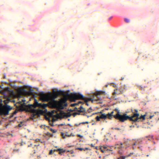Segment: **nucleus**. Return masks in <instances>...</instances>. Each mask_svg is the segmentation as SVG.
Here are the masks:
<instances>
[{
  "mask_svg": "<svg viewBox=\"0 0 159 159\" xmlns=\"http://www.w3.org/2000/svg\"><path fill=\"white\" fill-rule=\"evenodd\" d=\"M136 145V143H134L133 145Z\"/></svg>",
  "mask_w": 159,
  "mask_h": 159,
  "instance_id": "6e6d98bb",
  "label": "nucleus"
},
{
  "mask_svg": "<svg viewBox=\"0 0 159 159\" xmlns=\"http://www.w3.org/2000/svg\"><path fill=\"white\" fill-rule=\"evenodd\" d=\"M67 125L68 126H70L71 127H72L71 125L70 124H68Z\"/></svg>",
  "mask_w": 159,
  "mask_h": 159,
  "instance_id": "a18cd8bd",
  "label": "nucleus"
},
{
  "mask_svg": "<svg viewBox=\"0 0 159 159\" xmlns=\"http://www.w3.org/2000/svg\"><path fill=\"white\" fill-rule=\"evenodd\" d=\"M64 116L66 118H68L70 117L71 116V114L70 112L64 113Z\"/></svg>",
  "mask_w": 159,
  "mask_h": 159,
  "instance_id": "ddd939ff",
  "label": "nucleus"
},
{
  "mask_svg": "<svg viewBox=\"0 0 159 159\" xmlns=\"http://www.w3.org/2000/svg\"><path fill=\"white\" fill-rule=\"evenodd\" d=\"M8 101H10L9 99H8Z\"/></svg>",
  "mask_w": 159,
  "mask_h": 159,
  "instance_id": "bf43d9fd",
  "label": "nucleus"
},
{
  "mask_svg": "<svg viewBox=\"0 0 159 159\" xmlns=\"http://www.w3.org/2000/svg\"><path fill=\"white\" fill-rule=\"evenodd\" d=\"M18 126H19V127H21V126H20V124H19V125Z\"/></svg>",
  "mask_w": 159,
  "mask_h": 159,
  "instance_id": "603ef678",
  "label": "nucleus"
},
{
  "mask_svg": "<svg viewBox=\"0 0 159 159\" xmlns=\"http://www.w3.org/2000/svg\"><path fill=\"white\" fill-rule=\"evenodd\" d=\"M50 130L53 133H56L57 132V131L55 130H53V129H51Z\"/></svg>",
  "mask_w": 159,
  "mask_h": 159,
  "instance_id": "473e14b6",
  "label": "nucleus"
},
{
  "mask_svg": "<svg viewBox=\"0 0 159 159\" xmlns=\"http://www.w3.org/2000/svg\"><path fill=\"white\" fill-rule=\"evenodd\" d=\"M125 156H121L119 157L118 159H125Z\"/></svg>",
  "mask_w": 159,
  "mask_h": 159,
  "instance_id": "393cba45",
  "label": "nucleus"
},
{
  "mask_svg": "<svg viewBox=\"0 0 159 159\" xmlns=\"http://www.w3.org/2000/svg\"><path fill=\"white\" fill-rule=\"evenodd\" d=\"M125 21L126 23H128L129 22V20L127 18H125Z\"/></svg>",
  "mask_w": 159,
  "mask_h": 159,
  "instance_id": "c85d7f7f",
  "label": "nucleus"
},
{
  "mask_svg": "<svg viewBox=\"0 0 159 159\" xmlns=\"http://www.w3.org/2000/svg\"><path fill=\"white\" fill-rule=\"evenodd\" d=\"M17 112V111L16 110L12 114H13V115H15Z\"/></svg>",
  "mask_w": 159,
  "mask_h": 159,
  "instance_id": "c9c22d12",
  "label": "nucleus"
},
{
  "mask_svg": "<svg viewBox=\"0 0 159 159\" xmlns=\"http://www.w3.org/2000/svg\"><path fill=\"white\" fill-rule=\"evenodd\" d=\"M75 110H72L70 109V112H73V111H76V110L77 109V108H75Z\"/></svg>",
  "mask_w": 159,
  "mask_h": 159,
  "instance_id": "f704fd0d",
  "label": "nucleus"
},
{
  "mask_svg": "<svg viewBox=\"0 0 159 159\" xmlns=\"http://www.w3.org/2000/svg\"><path fill=\"white\" fill-rule=\"evenodd\" d=\"M22 106H21V107H20V110H21L22 111H24L25 110H23V109L22 110V109H21V108H22Z\"/></svg>",
  "mask_w": 159,
  "mask_h": 159,
  "instance_id": "de8ad7c7",
  "label": "nucleus"
},
{
  "mask_svg": "<svg viewBox=\"0 0 159 159\" xmlns=\"http://www.w3.org/2000/svg\"><path fill=\"white\" fill-rule=\"evenodd\" d=\"M29 105L26 106L27 110L26 111L30 113H36L37 116H39V115H43L45 113V111H43L41 110H37L34 108H29Z\"/></svg>",
  "mask_w": 159,
  "mask_h": 159,
  "instance_id": "39448f33",
  "label": "nucleus"
},
{
  "mask_svg": "<svg viewBox=\"0 0 159 159\" xmlns=\"http://www.w3.org/2000/svg\"><path fill=\"white\" fill-rule=\"evenodd\" d=\"M59 152L58 154L59 155H61L62 154L64 153L65 152L66 150H65L64 149H63L59 148L57 150H54L53 152Z\"/></svg>",
  "mask_w": 159,
  "mask_h": 159,
  "instance_id": "9d476101",
  "label": "nucleus"
},
{
  "mask_svg": "<svg viewBox=\"0 0 159 159\" xmlns=\"http://www.w3.org/2000/svg\"><path fill=\"white\" fill-rule=\"evenodd\" d=\"M116 110H117L119 111L120 112L119 110H118L117 109H115L114 111L111 112L110 113L112 115V116H113V117L116 119L115 117L114 116H116L117 113V111H116Z\"/></svg>",
  "mask_w": 159,
  "mask_h": 159,
  "instance_id": "9b49d317",
  "label": "nucleus"
},
{
  "mask_svg": "<svg viewBox=\"0 0 159 159\" xmlns=\"http://www.w3.org/2000/svg\"><path fill=\"white\" fill-rule=\"evenodd\" d=\"M80 110H78V111L79 112L84 113V112L85 111V109L82 106H81L80 107Z\"/></svg>",
  "mask_w": 159,
  "mask_h": 159,
  "instance_id": "f8f14e48",
  "label": "nucleus"
},
{
  "mask_svg": "<svg viewBox=\"0 0 159 159\" xmlns=\"http://www.w3.org/2000/svg\"><path fill=\"white\" fill-rule=\"evenodd\" d=\"M89 122H87V121H86V122H82V123H80V125L81 124H89Z\"/></svg>",
  "mask_w": 159,
  "mask_h": 159,
  "instance_id": "cd10ccee",
  "label": "nucleus"
},
{
  "mask_svg": "<svg viewBox=\"0 0 159 159\" xmlns=\"http://www.w3.org/2000/svg\"><path fill=\"white\" fill-rule=\"evenodd\" d=\"M63 124H61V126H63Z\"/></svg>",
  "mask_w": 159,
  "mask_h": 159,
  "instance_id": "5fc2aeb1",
  "label": "nucleus"
},
{
  "mask_svg": "<svg viewBox=\"0 0 159 159\" xmlns=\"http://www.w3.org/2000/svg\"><path fill=\"white\" fill-rule=\"evenodd\" d=\"M100 113H102V112H100Z\"/></svg>",
  "mask_w": 159,
  "mask_h": 159,
  "instance_id": "e2e57ef3",
  "label": "nucleus"
},
{
  "mask_svg": "<svg viewBox=\"0 0 159 159\" xmlns=\"http://www.w3.org/2000/svg\"><path fill=\"white\" fill-rule=\"evenodd\" d=\"M40 127H41V128H42V126H41Z\"/></svg>",
  "mask_w": 159,
  "mask_h": 159,
  "instance_id": "0e129e2a",
  "label": "nucleus"
},
{
  "mask_svg": "<svg viewBox=\"0 0 159 159\" xmlns=\"http://www.w3.org/2000/svg\"><path fill=\"white\" fill-rule=\"evenodd\" d=\"M14 115H13V114H12L10 116V118H11V117H12L13 116H14Z\"/></svg>",
  "mask_w": 159,
  "mask_h": 159,
  "instance_id": "79ce46f5",
  "label": "nucleus"
},
{
  "mask_svg": "<svg viewBox=\"0 0 159 159\" xmlns=\"http://www.w3.org/2000/svg\"><path fill=\"white\" fill-rule=\"evenodd\" d=\"M47 135L48 136L51 137H52L53 136V135L52 134H51L49 132H48L47 133Z\"/></svg>",
  "mask_w": 159,
  "mask_h": 159,
  "instance_id": "aec40b11",
  "label": "nucleus"
},
{
  "mask_svg": "<svg viewBox=\"0 0 159 159\" xmlns=\"http://www.w3.org/2000/svg\"><path fill=\"white\" fill-rule=\"evenodd\" d=\"M101 93V92H98L96 93H95L93 95V99H92V100H91L92 103H93L94 101H95L96 102H100V98H98V99H95V97H96L97 98H98V96L99 95H100V94Z\"/></svg>",
  "mask_w": 159,
  "mask_h": 159,
  "instance_id": "6e6552de",
  "label": "nucleus"
},
{
  "mask_svg": "<svg viewBox=\"0 0 159 159\" xmlns=\"http://www.w3.org/2000/svg\"><path fill=\"white\" fill-rule=\"evenodd\" d=\"M73 151L72 152H71V153L72 154L73 153Z\"/></svg>",
  "mask_w": 159,
  "mask_h": 159,
  "instance_id": "4d7b16f0",
  "label": "nucleus"
},
{
  "mask_svg": "<svg viewBox=\"0 0 159 159\" xmlns=\"http://www.w3.org/2000/svg\"><path fill=\"white\" fill-rule=\"evenodd\" d=\"M2 102V100H1V102Z\"/></svg>",
  "mask_w": 159,
  "mask_h": 159,
  "instance_id": "338daca9",
  "label": "nucleus"
},
{
  "mask_svg": "<svg viewBox=\"0 0 159 159\" xmlns=\"http://www.w3.org/2000/svg\"><path fill=\"white\" fill-rule=\"evenodd\" d=\"M83 115L84 116H85V115H86V114H83Z\"/></svg>",
  "mask_w": 159,
  "mask_h": 159,
  "instance_id": "864d4df0",
  "label": "nucleus"
},
{
  "mask_svg": "<svg viewBox=\"0 0 159 159\" xmlns=\"http://www.w3.org/2000/svg\"><path fill=\"white\" fill-rule=\"evenodd\" d=\"M101 119H106L107 118V116L104 114H102L100 116Z\"/></svg>",
  "mask_w": 159,
  "mask_h": 159,
  "instance_id": "2eb2a0df",
  "label": "nucleus"
},
{
  "mask_svg": "<svg viewBox=\"0 0 159 159\" xmlns=\"http://www.w3.org/2000/svg\"><path fill=\"white\" fill-rule=\"evenodd\" d=\"M123 79H124V78H121V80H123Z\"/></svg>",
  "mask_w": 159,
  "mask_h": 159,
  "instance_id": "09e8293b",
  "label": "nucleus"
},
{
  "mask_svg": "<svg viewBox=\"0 0 159 159\" xmlns=\"http://www.w3.org/2000/svg\"><path fill=\"white\" fill-rule=\"evenodd\" d=\"M87 117L89 118V116H87Z\"/></svg>",
  "mask_w": 159,
  "mask_h": 159,
  "instance_id": "774afa93",
  "label": "nucleus"
},
{
  "mask_svg": "<svg viewBox=\"0 0 159 159\" xmlns=\"http://www.w3.org/2000/svg\"><path fill=\"white\" fill-rule=\"evenodd\" d=\"M146 156H147V157H148V156H149V155H147Z\"/></svg>",
  "mask_w": 159,
  "mask_h": 159,
  "instance_id": "13d9d810",
  "label": "nucleus"
},
{
  "mask_svg": "<svg viewBox=\"0 0 159 159\" xmlns=\"http://www.w3.org/2000/svg\"><path fill=\"white\" fill-rule=\"evenodd\" d=\"M61 136L62 137L63 139H65V138H66V137L65 136H64V134L63 133H61Z\"/></svg>",
  "mask_w": 159,
  "mask_h": 159,
  "instance_id": "7c9ffc66",
  "label": "nucleus"
},
{
  "mask_svg": "<svg viewBox=\"0 0 159 159\" xmlns=\"http://www.w3.org/2000/svg\"><path fill=\"white\" fill-rule=\"evenodd\" d=\"M67 134V133H66V134L65 135V136L66 137H66H70L71 136H74V135H72V133H71L70 135Z\"/></svg>",
  "mask_w": 159,
  "mask_h": 159,
  "instance_id": "412c9836",
  "label": "nucleus"
},
{
  "mask_svg": "<svg viewBox=\"0 0 159 159\" xmlns=\"http://www.w3.org/2000/svg\"><path fill=\"white\" fill-rule=\"evenodd\" d=\"M33 114L31 115V116L33 117L34 118L36 116H37V115L36 113H32Z\"/></svg>",
  "mask_w": 159,
  "mask_h": 159,
  "instance_id": "4be33fe9",
  "label": "nucleus"
},
{
  "mask_svg": "<svg viewBox=\"0 0 159 159\" xmlns=\"http://www.w3.org/2000/svg\"><path fill=\"white\" fill-rule=\"evenodd\" d=\"M53 151H54V150L52 151V150H51L49 153V155L52 154L53 153H54L55 152H53Z\"/></svg>",
  "mask_w": 159,
  "mask_h": 159,
  "instance_id": "b1692460",
  "label": "nucleus"
},
{
  "mask_svg": "<svg viewBox=\"0 0 159 159\" xmlns=\"http://www.w3.org/2000/svg\"><path fill=\"white\" fill-rule=\"evenodd\" d=\"M5 104L3 105L2 103L0 104V115L7 116L9 114V111L11 110L13 108L11 106L7 104L8 102H7L4 101Z\"/></svg>",
  "mask_w": 159,
  "mask_h": 159,
  "instance_id": "7ed1b4c3",
  "label": "nucleus"
},
{
  "mask_svg": "<svg viewBox=\"0 0 159 159\" xmlns=\"http://www.w3.org/2000/svg\"><path fill=\"white\" fill-rule=\"evenodd\" d=\"M134 111H135V112H136L135 113H138V111L137 110L135 109L134 110Z\"/></svg>",
  "mask_w": 159,
  "mask_h": 159,
  "instance_id": "ea45409f",
  "label": "nucleus"
},
{
  "mask_svg": "<svg viewBox=\"0 0 159 159\" xmlns=\"http://www.w3.org/2000/svg\"><path fill=\"white\" fill-rule=\"evenodd\" d=\"M80 124L79 123V124H75V127H77L78 126H79L80 125Z\"/></svg>",
  "mask_w": 159,
  "mask_h": 159,
  "instance_id": "e433bc0d",
  "label": "nucleus"
},
{
  "mask_svg": "<svg viewBox=\"0 0 159 159\" xmlns=\"http://www.w3.org/2000/svg\"><path fill=\"white\" fill-rule=\"evenodd\" d=\"M125 90L124 87H121L119 89H116L114 90V91L113 93V95H115L116 94L119 95L120 94L123 93L124 91Z\"/></svg>",
  "mask_w": 159,
  "mask_h": 159,
  "instance_id": "0eeeda50",
  "label": "nucleus"
},
{
  "mask_svg": "<svg viewBox=\"0 0 159 159\" xmlns=\"http://www.w3.org/2000/svg\"><path fill=\"white\" fill-rule=\"evenodd\" d=\"M61 136L62 137L63 139H65V138H66V137L65 136H64V134L63 133H61Z\"/></svg>",
  "mask_w": 159,
  "mask_h": 159,
  "instance_id": "2f4dec72",
  "label": "nucleus"
},
{
  "mask_svg": "<svg viewBox=\"0 0 159 159\" xmlns=\"http://www.w3.org/2000/svg\"><path fill=\"white\" fill-rule=\"evenodd\" d=\"M153 116H154V115L150 116L149 117L148 116H147V117H148V119H151Z\"/></svg>",
  "mask_w": 159,
  "mask_h": 159,
  "instance_id": "72a5a7b5",
  "label": "nucleus"
},
{
  "mask_svg": "<svg viewBox=\"0 0 159 159\" xmlns=\"http://www.w3.org/2000/svg\"><path fill=\"white\" fill-rule=\"evenodd\" d=\"M77 136L80 138H83V137L80 134L77 135Z\"/></svg>",
  "mask_w": 159,
  "mask_h": 159,
  "instance_id": "4c0bfd02",
  "label": "nucleus"
},
{
  "mask_svg": "<svg viewBox=\"0 0 159 159\" xmlns=\"http://www.w3.org/2000/svg\"><path fill=\"white\" fill-rule=\"evenodd\" d=\"M113 147H114L113 146H111V148H113Z\"/></svg>",
  "mask_w": 159,
  "mask_h": 159,
  "instance_id": "3c124183",
  "label": "nucleus"
},
{
  "mask_svg": "<svg viewBox=\"0 0 159 159\" xmlns=\"http://www.w3.org/2000/svg\"><path fill=\"white\" fill-rule=\"evenodd\" d=\"M123 145V144L122 143H120V144H116L115 145L114 148L115 149H118L119 150V151L118 152L120 154H122V152H120V151L122 149L123 147L122 146Z\"/></svg>",
  "mask_w": 159,
  "mask_h": 159,
  "instance_id": "1a4fd4ad",
  "label": "nucleus"
},
{
  "mask_svg": "<svg viewBox=\"0 0 159 159\" xmlns=\"http://www.w3.org/2000/svg\"><path fill=\"white\" fill-rule=\"evenodd\" d=\"M105 152L107 153V152H110L111 153H112V150H110V149H106L105 150Z\"/></svg>",
  "mask_w": 159,
  "mask_h": 159,
  "instance_id": "6ab92c4d",
  "label": "nucleus"
},
{
  "mask_svg": "<svg viewBox=\"0 0 159 159\" xmlns=\"http://www.w3.org/2000/svg\"><path fill=\"white\" fill-rule=\"evenodd\" d=\"M101 147V149H104V150L107 149V147H106V146H102Z\"/></svg>",
  "mask_w": 159,
  "mask_h": 159,
  "instance_id": "c756f323",
  "label": "nucleus"
},
{
  "mask_svg": "<svg viewBox=\"0 0 159 159\" xmlns=\"http://www.w3.org/2000/svg\"><path fill=\"white\" fill-rule=\"evenodd\" d=\"M92 99L91 98H89L87 99L84 98V100L85 102H87L88 101H91L92 100Z\"/></svg>",
  "mask_w": 159,
  "mask_h": 159,
  "instance_id": "a211bd4d",
  "label": "nucleus"
},
{
  "mask_svg": "<svg viewBox=\"0 0 159 159\" xmlns=\"http://www.w3.org/2000/svg\"><path fill=\"white\" fill-rule=\"evenodd\" d=\"M100 119L101 118L100 117H99L98 116H97L96 117V120L97 121H99L100 120Z\"/></svg>",
  "mask_w": 159,
  "mask_h": 159,
  "instance_id": "5701e85b",
  "label": "nucleus"
},
{
  "mask_svg": "<svg viewBox=\"0 0 159 159\" xmlns=\"http://www.w3.org/2000/svg\"><path fill=\"white\" fill-rule=\"evenodd\" d=\"M14 115H13V114H12L10 116V118H11V117H12L13 116H14Z\"/></svg>",
  "mask_w": 159,
  "mask_h": 159,
  "instance_id": "37998d69",
  "label": "nucleus"
},
{
  "mask_svg": "<svg viewBox=\"0 0 159 159\" xmlns=\"http://www.w3.org/2000/svg\"><path fill=\"white\" fill-rule=\"evenodd\" d=\"M76 115H80V113H79V112H76Z\"/></svg>",
  "mask_w": 159,
  "mask_h": 159,
  "instance_id": "a19ab883",
  "label": "nucleus"
},
{
  "mask_svg": "<svg viewBox=\"0 0 159 159\" xmlns=\"http://www.w3.org/2000/svg\"><path fill=\"white\" fill-rule=\"evenodd\" d=\"M106 116H107V118H108L109 119H111L112 117V115L109 113L106 115Z\"/></svg>",
  "mask_w": 159,
  "mask_h": 159,
  "instance_id": "dca6fc26",
  "label": "nucleus"
},
{
  "mask_svg": "<svg viewBox=\"0 0 159 159\" xmlns=\"http://www.w3.org/2000/svg\"><path fill=\"white\" fill-rule=\"evenodd\" d=\"M70 99L71 101L75 102L76 100H84V98L83 96L80 94H74L71 95L70 97Z\"/></svg>",
  "mask_w": 159,
  "mask_h": 159,
  "instance_id": "423d86ee",
  "label": "nucleus"
},
{
  "mask_svg": "<svg viewBox=\"0 0 159 159\" xmlns=\"http://www.w3.org/2000/svg\"><path fill=\"white\" fill-rule=\"evenodd\" d=\"M115 129L117 130H120V129L119 128H116Z\"/></svg>",
  "mask_w": 159,
  "mask_h": 159,
  "instance_id": "c03bdc74",
  "label": "nucleus"
},
{
  "mask_svg": "<svg viewBox=\"0 0 159 159\" xmlns=\"http://www.w3.org/2000/svg\"><path fill=\"white\" fill-rule=\"evenodd\" d=\"M100 149L101 150V151L103 153L105 152V150H104L103 149H101V147H100Z\"/></svg>",
  "mask_w": 159,
  "mask_h": 159,
  "instance_id": "a878e982",
  "label": "nucleus"
},
{
  "mask_svg": "<svg viewBox=\"0 0 159 159\" xmlns=\"http://www.w3.org/2000/svg\"><path fill=\"white\" fill-rule=\"evenodd\" d=\"M116 110L117 111V113L116 116H114V117L116 119L119 120L121 122H123L127 120H129L130 121L134 122H136L144 120L146 118L148 119V118L147 117L146 113L145 115H141L140 117H139V113H134L130 117L125 114L123 115L119 114V111L117 110Z\"/></svg>",
  "mask_w": 159,
  "mask_h": 159,
  "instance_id": "f03ea898",
  "label": "nucleus"
},
{
  "mask_svg": "<svg viewBox=\"0 0 159 159\" xmlns=\"http://www.w3.org/2000/svg\"><path fill=\"white\" fill-rule=\"evenodd\" d=\"M48 105L47 104H42L41 103H39L37 99H34V102L33 104H29V107L30 108H36L37 107L41 108L43 109H45V111H47V110L45 108L48 106Z\"/></svg>",
  "mask_w": 159,
  "mask_h": 159,
  "instance_id": "20e7f679",
  "label": "nucleus"
},
{
  "mask_svg": "<svg viewBox=\"0 0 159 159\" xmlns=\"http://www.w3.org/2000/svg\"><path fill=\"white\" fill-rule=\"evenodd\" d=\"M4 77V78H5V77Z\"/></svg>",
  "mask_w": 159,
  "mask_h": 159,
  "instance_id": "680f3d73",
  "label": "nucleus"
},
{
  "mask_svg": "<svg viewBox=\"0 0 159 159\" xmlns=\"http://www.w3.org/2000/svg\"><path fill=\"white\" fill-rule=\"evenodd\" d=\"M142 88H142V87H141V89H142Z\"/></svg>",
  "mask_w": 159,
  "mask_h": 159,
  "instance_id": "052dcab7",
  "label": "nucleus"
},
{
  "mask_svg": "<svg viewBox=\"0 0 159 159\" xmlns=\"http://www.w3.org/2000/svg\"><path fill=\"white\" fill-rule=\"evenodd\" d=\"M92 109H91V108L90 107V108H89V109H88L87 110V111L88 113H90L92 111Z\"/></svg>",
  "mask_w": 159,
  "mask_h": 159,
  "instance_id": "bb28decb",
  "label": "nucleus"
},
{
  "mask_svg": "<svg viewBox=\"0 0 159 159\" xmlns=\"http://www.w3.org/2000/svg\"><path fill=\"white\" fill-rule=\"evenodd\" d=\"M40 127H41V128H42V126H41Z\"/></svg>",
  "mask_w": 159,
  "mask_h": 159,
  "instance_id": "69168bd1",
  "label": "nucleus"
},
{
  "mask_svg": "<svg viewBox=\"0 0 159 159\" xmlns=\"http://www.w3.org/2000/svg\"><path fill=\"white\" fill-rule=\"evenodd\" d=\"M77 150H79L80 151H82L83 150L85 151V150H87L88 149L87 148H85V149L81 148H77Z\"/></svg>",
  "mask_w": 159,
  "mask_h": 159,
  "instance_id": "f3484780",
  "label": "nucleus"
},
{
  "mask_svg": "<svg viewBox=\"0 0 159 159\" xmlns=\"http://www.w3.org/2000/svg\"><path fill=\"white\" fill-rule=\"evenodd\" d=\"M58 95V93L54 92L53 94L50 93H41L39 94L40 97V100L42 102H48L50 101H53L54 102V105L57 108L63 110L65 107L67 106L66 99H63L60 102H57L55 99L57 98Z\"/></svg>",
  "mask_w": 159,
  "mask_h": 159,
  "instance_id": "f257e3e1",
  "label": "nucleus"
},
{
  "mask_svg": "<svg viewBox=\"0 0 159 159\" xmlns=\"http://www.w3.org/2000/svg\"><path fill=\"white\" fill-rule=\"evenodd\" d=\"M80 103L82 104V105H83V104H84V103H83L82 102H79L77 103H76L72 104H71L70 106L71 107H74L75 105H78L79 104H80Z\"/></svg>",
  "mask_w": 159,
  "mask_h": 159,
  "instance_id": "4468645a",
  "label": "nucleus"
},
{
  "mask_svg": "<svg viewBox=\"0 0 159 159\" xmlns=\"http://www.w3.org/2000/svg\"><path fill=\"white\" fill-rule=\"evenodd\" d=\"M86 103V105L87 106H89V104H88V103L87 102H85Z\"/></svg>",
  "mask_w": 159,
  "mask_h": 159,
  "instance_id": "49530a36",
  "label": "nucleus"
},
{
  "mask_svg": "<svg viewBox=\"0 0 159 159\" xmlns=\"http://www.w3.org/2000/svg\"><path fill=\"white\" fill-rule=\"evenodd\" d=\"M2 124L1 122L0 121V125H1Z\"/></svg>",
  "mask_w": 159,
  "mask_h": 159,
  "instance_id": "8fccbe9b",
  "label": "nucleus"
},
{
  "mask_svg": "<svg viewBox=\"0 0 159 159\" xmlns=\"http://www.w3.org/2000/svg\"><path fill=\"white\" fill-rule=\"evenodd\" d=\"M72 115L74 117H75L76 115V112L73 113L72 114Z\"/></svg>",
  "mask_w": 159,
  "mask_h": 159,
  "instance_id": "58836bf2",
  "label": "nucleus"
}]
</instances>
